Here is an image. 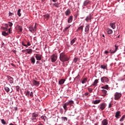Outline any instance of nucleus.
I'll return each instance as SVG.
<instances>
[{
    "mask_svg": "<svg viewBox=\"0 0 125 125\" xmlns=\"http://www.w3.org/2000/svg\"><path fill=\"white\" fill-rule=\"evenodd\" d=\"M95 125H98V124L96 123V124H95Z\"/></svg>",
    "mask_w": 125,
    "mask_h": 125,
    "instance_id": "774afa93",
    "label": "nucleus"
},
{
    "mask_svg": "<svg viewBox=\"0 0 125 125\" xmlns=\"http://www.w3.org/2000/svg\"><path fill=\"white\" fill-rule=\"evenodd\" d=\"M61 119L63 122H67L68 121V118L66 117H62Z\"/></svg>",
    "mask_w": 125,
    "mask_h": 125,
    "instance_id": "2f4dec72",
    "label": "nucleus"
},
{
    "mask_svg": "<svg viewBox=\"0 0 125 125\" xmlns=\"http://www.w3.org/2000/svg\"><path fill=\"white\" fill-rule=\"evenodd\" d=\"M33 83L34 85H35L36 86H39V85H40V83L36 80L33 81Z\"/></svg>",
    "mask_w": 125,
    "mask_h": 125,
    "instance_id": "2eb2a0df",
    "label": "nucleus"
},
{
    "mask_svg": "<svg viewBox=\"0 0 125 125\" xmlns=\"http://www.w3.org/2000/svg\"><path fill=\"white\" fill-rule=\"evenodd\" d=\"M69 104L67 103H65L63 105V108L64 109L65 112L66 111H68V108H69Z\"/></svg>",
    "mask_w": 125,
    "mask_h": 125,
    "instance_id": "6e6552de",
    "label": "nucleus"
},
{
    "mask_svg": "<svg viewBox=\"0 0 125 125\" xmlns=\"http://www.w3.org/2000/svg\"><path fill=\"white\" fill-rule=\"evenodd\" d=\"M43 17L45 19H46V20H48V19L49 18V17H50V16L49 15V14H47L46 15H44Z\"/></svg>",
    "mask_w": 125,
    "mask_h": 125,
    "instance_id": "a878e982",
    "label": "nucleus"
},
{
    "mask_svg": "<svg viewBox=\"0 0 125 125\" xmlns=\"http://www.w3.org/2000/svg\"><path fill=\"white\" fill-rule=\"evenodd\" d=\"M9 125H17L16 124H13L12 123H10Z\"/></svg>",
    "mask_w": 125,
    "mask_h": 125,
    "instance_id": "e2e57ef3",
    "label": "nucleus"
},
{
    "mask_svg": "<svg viewBox=\"0 0 125 125\" xmlns=\"http://www.w3.org/2000/svg\"><path fill=\"white\" fill-rule=\"evenodd\" d=\"M118 49H119V46H117V45H115V50H113V49H110V53L112 54H114V53H116V52L117 51V50H118Z\"/></svg>",
    "mask_w": 125,
    "mask_h": 125,
    "instance_id": "423d86ee",
    "label": "nucleus"
},
{
    "mask_svg": "<svg viewBox=\"0 0 125 125\" xmlns=\"http://www.w3.org/2000/svg\"><path fill=\"white\" fill-rule=\"evenodd\" d=\"M39 63H40V62H39V61H37V62H36V63H37V64H39Z\"/></svg>",
    "mask_w": 125,
    "mask_h": 125,
    "instance_id": "338daca9",
    "label": "nucleus"
},
{
    "mask_svg": "<svg viewBox=\"0 0 125 125\" xmlns=\"http://www.w3.org/2000/svg\"><path fill=\"white\" fill-rule=\"evenodd\" d=\"M86 82H87V78H83V80L82 82V83H86Z\"/></svg>",
    "mask_w": 125,
    "mask_h": 125,
    "instance_id": "f704fd0d",
    "label": "nucleus"
},
{
    "mask_svg": "<svg viewBox=\"0 0 125 125\" xmlns=\"http://www.w3.org/2000/svg\"><path fill=\"white\" fill-rule=\"evenodd\" d=\"M112 106H113V104L110 103V104H109V105H108V108H111V107H112Z\"/></svg>",
    "mask_w": 125,
    "mask_h": 125,
    "instance_id": "864d4df0",
    "label": "nucleus"
},
{
    "mask_svg": "<svg viewBox=\"0 0 125 125\" xmlns=\"http://www.w3.org/2000/svg\"><path fill=\"white\" fill-rule=\"evenodd\" d=\"M29 30L31 33H32V34H34L35 33V31H36L35 29H34V27L33 26H30L29 27Z\"/></svg>",
    "mask_w": 125,
    "mask_h": 125,
    "instance_id": "ddd939ff",
    "label": "nucleus"
},
{
    "mask_svg": "<svg viewBox=\"0 0 125 125\" xmlns=\"http://www.w3.org/2000/svg\"><path fill=\"white\" fill-rule=\"evenodd\" d=\"M2 36H4V37H6L8 36V33H6L5 31H3L2 32Z\"/></svg>",
    "mask_w": 125,
    "mask_h": 125,
    "instance_id": "72a5a7b5",
    "label": "nucleus"
},
{
    "mask_svg": "<svg viewBox=\"0 0 125 125\" xmlns=\"http://www.w3.org/2000/svg\"><path fill=\"white\" fill-rule=\"evenodd\" d=\"M110 26L112 28V29H116V23H110Z\"/></svg>",
    "mask_w": 125,
    "mask_h": 125,
    "instance_id": "412c9836",
    "label": "nucleus"
},
{
    "mask_svg": "<svg viewBox=\"0 0 125 125\" xmlns=\"http://www.w3.org/2000/svg\"><path fill=\"white\" fill-rule=\"evenodd\" d=\"M70 27H71V25H70V26H69L66 27V28H65V30L66 31H67V30H68V29H69V28H70Z\"/></svg>",
    "mask_w": 125,
    "mask_h": 125,
    "instance_id": "6e6d98bb",
    "label": "nucleus"
},
{
    "mask_svg": "<svg viewBox=\"0 0 125 125\" xmlns=\"http://www.w3.org/2000/svg\"><path fill=\"white\" fill-rule=\"evenodd\" d=\"M65 83V79H61L59 82V83L60 85L63 84Z\"/></svg>",
    "mask_w": 125,
    "mask_h": 125,
    "instance_id": "393cba45",
    "label": "nucleus"
},
{
    "mask_svg": "<svg viewBox=\"0 0 125 125\" xmlns=\"http://www.w3.org/2000/svg\"><path fill=\"white\" fill-rule=\"evenodd\" d=\"M72 21H73V16H70L68 19L67 22L72 23Z\"/></svg>",
    "mask_w": 125,
    "mask_h": 125,
    "instance_id": "dca6fc26",
    "label": "nucleus"
},
{
    "mask_svg": "<svg viewBox=\"0 0 125 125\" xmlns=\"http://www.w3.org/2000/svg\"><path fill=\"white\" fill-rule=\"evenodd\" d=\"M12 15H14V14L13 13H11V12H9V17L12 16Z\"/></svg>",
    "mask_w": 125,
    "mask_h": 125,
    "instance_id": "603ef678",
    "label": "nucleus"
},
{
    "mask_svg": "<svg viewBox=\"0 0 125 125\" xmlns=\"http://www.w3.org/2000/svg\"><path fill=\"white\" fill-rule=\"evenodd\" d=\"M88 3H89V1H84V3H83V5L84 6H86V5L87 4H88Z\"/></svg>",
    "mask_w": 125,
    "mask_h": 125,
    "instance_id": "4c0bfd02",
    "label": "nucleus"
},
{
    "mask_svg": "<svg viewBox=\"0 0 125 125\" xmlns=\"http://www.w3.org/2000/svg\"><path fill=\"white\" fill-rule=\"evenodd\" d=\"M4 30H5V31H7V28H6V27L5 28H4Z\"/></svg>",
    "mask_w": 125,
    "mask_h": 125,
    "instance_id": "69168bd1",
    "label": "nucleus"
},
{
    "mask_svg": "<svg viewBox=\"0 0 125 125\" xmlns=\"http://www.w3.org/2000/svg\"><path fill=\"white\" fill-rule=\"evenodd\" d=\"M50 58L51 62H54L57 60V55L54 54L51 56Z\"/></svg>",
    "mask_w": 125,
    "mask_h": 125,
    "instance_id": "20e7f679",
    "label": "nucleus"
},
{
    "mask_svg": "<svg viewBox=\"0 0 125 125\" xmlns=\"http://www.w3.org/2000/svg\"><path fill=\"white\" fill-rule=\"evenodd\" d=\"M30 97H34V93H33V92H31L30 94Z\"/></svg>",
    "mask_w": 125,
    "mask_h": 125,
    "instance_id": "8fccbe9b",
    "label": "nucleus"
},
{
    "mask_svg": "<svg viewBox=\"0 0 125 125\" xmlns=\"http://www.w3.org/2000/svg\"><path fill=\"white\" fill-rule=\"evenodd\" d=\"M88 90L90 93L92 92V90H93V89L91 88H88Z\"/></svg>",
    "mask_w": 125,
    "mask_h": 125,
    "instance_id": "49530a36",
    "label": "nucleus"
},
{
    "mask_svg": "<svg viewBox=\"0 0 125 125\" xmlns=\"http://www.w3.org/2000/svg\"><path fill=\"white\" fill-rule=\"evenodd\" d=\"M83 30V25H82L80 27H78L77 31L82 32Z\"/></svg>",
    "mask_w": 125,
    "mask_h": 125,
    "instance_id": "a211bd4d",
    "label": "nucleus"
},
{
    "mask_svg": "<svg viewBox=\"0 0 125 125\" xmlns=\"http://www.w3.org/2000/svg\"><path fill=\"white\" fill-rule=\"evenodd\" d=\"M101 81L103 83H108L110 80L109 78L106 77H103L101 78Z\"/></svg>",
    "mask_w": 125,
    "mask_h": 125,
    "instance_id": "f03ea898",
    "label": "nucleus"
},
{
    "mask_svg": "<svg viewBox=\"0 0 125 125\" xmlns=\"http://www.w3.org/2000/svg\"><path fill=\"white\" fill-rule=\"evenodd\" d=\"M26 96H29L30 95V91L27 90L25 92Z\"/></svg>",
    "mask_w": 125,
    "mask_h": 125,
    "instance_id": "58836bf2",
    "label": "nucleus"
},
{
    "mask_svg": "<svg viewBox=\"0 0 125 125\" xmlns=\"http://www.w3.org/2000/svg\"><path fill=\"white\" fill-rule=\"evenodd\" d=\"M17 15H18V16L19 17H20L21 15V9H18V12H17Z\"/></svg>",
    "mask_w": 125,
    "mask_h": 125,
    "instance_id": "c756f323",
    "label": "nucleus"
},
{
    "mask_svg": "<svg viewBox=\"0 0 125 125\" xmlns=\"http://www.w3.org/2000/svg\"><path fill=\"white\" fill-rule=\"evenodd\" d=\"M8 32L9 34H11V33H12V28H10L8 30Z\"/></svg>",
    "mask_w": 125,
    "mask_h": 125,
    "instance_id": "de8ad7c7",
    "label": "nucleus"
},
{
    "mask_svg": "<svg viewBox=\"0 0 125 125\" xmlns=\"http://www.w3.org/2000/svg\"><path fill=\"white\" fill-rule=\"evenodd\" d=\"M103 93H104V96H106V95H107V90H105V89H103L102 90Z\"/></svg>",
    "mask_w": 125,
    "mask_h": 125,
    "instance_id": "473e14b6",
    "label": "nucleus"
},
{
    "mask_svg": "<svg viewBox=\"0 0 125 125\" xmlns=\"http://www.w3.org/2000/svg\"><path fill=\"white\" fill-rule=\"evenodd\" d=\"M102 88H103L104 89H107V90H108V89H109V85H105L104 86H102Z\"/></svg>",
    "mask_w": 125,
    "mask_h": 125,
    "instance_id": "7c9ffc66",
    "label": "nucleus"
},
{
    "mask_svg": "<svg viewBox=\"0 0 125 125\" xmlns=\"http://www.w3.org/2000/svg\"><path fill=\"white\" fill-rule=\"evenodd\" d=\"M1 123L2 124V125H6V122H5V121H4V119H1Z\"/></svg>",
    "mask_w": 125,
    "mask_h": 125,
    "instance_id": "a19ab883",
    "label": "nucleus"
},
{
    "mask_svg": "<svg viewBox=\"0 0 125 125\" xmlns=\"http://www.w3.org/2000/svg\"><path fill=\"white\" fill-rule=\"evenodd\" d=\"M30 61H31L32 64H35V63H36V59L34 57H32L30 59Z\"/></svg>",
    "mask_w": 125,
    "mask_h": 125,
    "instance_id": "5701e85b",
    "label": "nucleus"
},
{
    "mask_svg": "<svg viewBox=\"0 0 125 125\" xmlns=\"http://www.w3.org/2000/svg\"><path fill=\"white\" fill-rule=\"evenodd\" d=\"M53 5L55 6V7H57V8L59 7V4H57L56 3H54Z\"/></svg>",
    "mask_w": 125,
    "mask_h": 125,
    "instance_id": "a18cd8bd",
    "label": "nucleus"
},
{
    "mask_svg": "<svg viewBox=\"0 0 125 125\" xmlns=\"http://www.w3.org/2000/svg\"><path fill=\"white\" fill-rule=\"evenodd\" d=\"M91 19V18H90V16H88L86 17V18L85 19V20L87 22H88V21H89V20H90Z\"/></svg>",
    "mask_w": 125,
    "mask_h": 125,
    "instance_id": "ea45409f",
    "label": "nucleus"
},
{
    "mask_svg": "<svg viewBox=\"0 0 125 125\" xmlns=\"http://www.w3.org/2000/svg\"><path fill=\"white\" fill-rule=\"evenodd\" d=\"M120 117H121V111H118L116 112L115 113V118H116V119H119Z\"/></svg>",
    "mask_w": 125,
    "mask_h": 125,
    "instance_id": "9b49d317",
    "label": "nucleus"
},
{
    "mask_svg": "<svg viewBox=\"0 0 125 125\" xmlns=\"http://www.w3.org/2000/svg\"><path fill=\"white\" fill-rule=\"evenodd\" d=\"M106 32L108 35H111L113 34V30L110 28H107L106 29Z\"/></svg>",
    "mask_w": 125,
    "mask_h": 125,
    "instance_id": "f3484780",
    "label": "nucleus"
},
{
    "mask_svg": "<svg viewBox=\"0 0 125 125\" xmlns=\"http://www.w3.org/2000/svg\"><path fill=\"white\" fill-rule=\"evenodd\" d=\"M22 44H23V45L24 46H26V47L28 46L27 45L24 44V43H22Z\"/></svg>",
    "mask_w": 125,
    "mask_h": 125,
    "instance_id": "680f3d73",
    "label": "nucleus"
},
{
    "mask_svg": "<svg viewBox=\"0 0 125 125\" xmlns=\"http://www.w3.org/2000/svg\"><path fill=\"white\" fill-rule=\"evenodd\" d=\"M66 103H68V105L71 106L72 104H74V102L71 100L66 102Z\"/></svg>",
    "mask_w": 125,
    "mask_h": 125,
    "instance_id": "cd10ccee",
    "label": "nucleus"
},
{
    "mask_svg": "<svg viewBox=\"0 0 125 125\" xmlns=\"http://www.w3.org/2000/svg\"><path fill=\"white\" fill-rule=\"evenodd\" d=\"M52 0V1H53L54 2H56V1H57V0Z\"/></svg>",
    "mask_w": 125,
    "mask_h": 125,
    "instance_id": "052dcab7",
    "label": "nucleus"
},
{
    "mask_svg": "<svg viewBox=\"0 0 125 125\" xmlns=\"http://www.w3.org/2000/svg\"><path fill=\"white\" fill-rule=\"evenodd\" d=\"M35 55H36L35 58L38 61L42 60V55L36 54Z\"/></svg>",
    "mask_w": 125,
    "mask_h": 125,
    "instance_id": "1a4fd4ad",
    "label": "nucleus"
},
{
    "mask_svg": "<svg viewBox=\"0 0 125 125\" xmlns=\"http://www.w3.org/2000/svg\"><path fill=\"white\" fill-rule=\"evenodd\" d=\"M79 58H75L73 60V62L74 63H77V62H78V60H79Z\"/></svg>",
    "mask_w": 125,
    "mask_h": 125,
    "instance_id": "e433bc0d",
    "label": "nucleus"
},
{
    "mask_svg": "<svg viewBox=\"0 0 125 125\" xmlns=\"http://www.w3.org/2000/svg\"><path fill=\"white\" fill-rule=\"evenodd\" d=\"M16 29L19 33H22V31H23V28H22V26L20 25H17Z\"/></svg>",
    "mask_w": 125,
    "mask_h": 125,
    "instance_id": "0eeeda50",
    "label": "nucleus"
},
{
    "mask_svg": "<svg viewBox=\"0 0 125 125\" xmlns=\"http://www.w3.org/2000/svg\"><path fill=\"white\" fill-rule=\"evenodd\" d=\"M84 94L86 96L88 95L89 94V93L88 92H86Z\"/></svg>",
    "mask_w": 125,
    "mask_h": 125,
    "instance_id": "bf43d9fd",
    "label": "nucleus"
},
{
    "mask_svg": "<svg viewBox=\"0 0 125 125\" xmlns=\"http://www.w3.org/2000/svg\"><path fill=\"white\" fill-rule=\"evenodd\" d=\"M16 89H17V91H19V90L20 89V87L19 86H17Z\"/></svg>",
    "mask_w": 125,
    "mask_h": 125,
    "instance_id": "3c124183",
    "label": "nucleus"
},
{
    "mask_svg": "<svg viewBox=\"0 0 125 125\" xmlns=\"http://www.w3.org/2000/svg\"><path fill=\"white\" fill-rule=\"evenodd\" d=\"M9 83H13V78L10 76L9 77Z\"/></svg>",
    "mask_w": 125,
    "mask_h": 125,
    "instance_id": "bb28decb",
    "label": "nucleus"
},
{
    "mask_svg": "<svg viewBox=\"0 0 125 125\" xmlns=\"http://www.w3.org/2000/svg\"><path fill=\"white\" fill-rule=\"evenodd\" d=\"M89 31V24H86V26L85 27V30L84 32L86 34H88V32Z\"/></svg>",
    "mask_w": 125,
    "mask_h": 125,
    "instance_id": "9d476101",
    "label": "nucleus"
},
{
    "mask_svg": "<svg viewBox=\"0 0 125 125\" xmlns=\"http://www.w3.org/2000/svg\"><path fill=\"white\" fill-rule=\"evenodd\" d=\"M33 29H35V31H37V26L36 25V24L34 26V27L33 28Z\"/></svg>",
    "mask_w": 125,
    "mask_h": 125,
    "instance_id": "13d9d810",
    "label": "nucleus"
},
{
    "mask_svg": "<svg viewBox=\"0 0 125 125\" xmlns=\"http://www.w3.org/2000/svg\"><path fill=\"white\" fill-rule=\"evenodd\" d=\"M39 116V114H37V113H33L32 114V120H36V118H37V117Z\"/></svg>",
    "mask_w": 125,
    "mask_h": 125,
    "instance_id": "aec40b11",
    "label": "nucleus"
},
{
    "mask_svg": "<svg viewBox=\"0 0 125 125\" xmlns=\"http://www.w3.org/2000/svg\"><path fill=\"white\" fill-rule=\"evenodd\" d=\"M8 25H9V27H12V26H13V23L10 21L8 22Z\"/></svg>",
    "mask_w": 125,
    "mask_h": 125,
    "instance_id": "37998d69",
    "label": "nucleus"
},
{
    "mask_svg": "<svg viewBox=\"0 0 125 125\" xmlns=\"http://www.w3.org/2000/svg\"><path fill=\"white\" fill-rule=\"evenodd\" d=\"M109 53V51H105L104 52V54H108Z\"/></svg>",
    "mask_w": 125,
    "mask_h": 125,
    "instance_id": "5fc2aeb1",
    "label": "nucleus"
},
{
    "mask_svg": "<svg viewBox=\"0 0 125 125\" xmlns=\"http://www.w3.org/2000/svg\"><path fill=\"white\" fill-rule=\"evenodd\" d=\"M101 69H103L104 70H105V69H107V65L105 64H103L101 65Z\"/></svg>",
    "mask_w": 125,
    "mask_h": 125,
    "instance_id": "c85d7f7f",
    "label": "nucleus"
},
{
    "mask_svg": "<svg viewBox=\"0 0 125 125\" xmlns=\"http://www.w3.org/2000/svg\"><path fill=\"white\" fill-rule=\"evenodd\" d=\"M60 60L61 62H67L70 60V58L65 53L62 52L60 54Z\"/></svg>",
    "mask_w": 125,
    "mask_h": 125,
    "instance_id": "f257e3e1",
    "label": "nucleus"
},
{
    "mask_svg": "<svg viewBox=\"0 0 125 125\" xmlns=\"http://www.w3.org/2000/svg\"><path fill=\"white\" fill-rule=\"evenodd\" d=\"M106 106H107L106 103H102L100 104L99 108L102 111H103L106 108Z\"/></svg>",
    "mask_w": 125,
    "mask_h": 125,
    "instance_id": "39448f33",
    "label": "nucleus"
},
{
    "mask_svg": "<svg viewBox=\"0 0 125 125\" xmlns=\"http://www.w3.org/2000/svg\"><path fill=\"white\" fill-rule=\"evenodd\" d=\"M122 97V93H119L118 92H116L114 94V99L115 100H119L120 98Z\"/></svg>",
    "mask_w": 125,
    "mask_h": 125,
    "instance_id": "7ed1b4c3",
    "label": "nucleus"
},
{
    "mask_svg": "<svg viewBox=\"0 0 125 125\" xmlns=\"http://www.w3.org/2000/svg\"><path fill=\"white\" fill-rule=\"evenodd\" d=\"M15 109L16 111H17V107H15Z\"/></svg>",
    "mask_w": 125,
    "mask_h": 125,
    "instance_id": "0e129e2a",
    "label": "nucleus"
},
{
    "mask_svg": "<svg viewBox=\"0 0 125 125\" xmlns=\"http://www.w3.org/2000/svg\"><path fill=\"white\" fill-rule=\"evenodd\" d=\"M77 41V38H74L70 42V44L71 45H73L74 43H75V42Z\"/></svg>",
    "mask_w": 125,
    "mask_h": 125,
    "instance_id": "b1692460",
    "label": "nucleus"
},
{
    "mask_svg": "<svg viewBox=\"0 0 125 125\" xmlns=\"http://www.w3.org/2000/svg\"><path fill=\"white\" fill-rule=\"evenodd\" d=\"M27 45L28 46H30V45H31V43H30V42H27Z\"/></svg>",
    "mask_w": 125,
    "mask_h": 125,
    "instance_id": "4d7b16f0",
    "label": "nucleus"
},
{
    "mask_svg": "<svg viewBox=\"0 0 125 125\" xmlns=\"http://www.w3.org/2000/svg\"><path fill=\"white\" fill-rule=\"evenodd\" d=\"M32 52H33V50H32V49H29L27 51V53H28V54H31V53H32Z\"/></svg>",
    "mask_w": 125,
    "mask_h": 125,
    "instance_id": "79ce46f5",
    "label": "nucleus"
},
{
    "mask_svg": "<svg viewBox=\"0 0 125 125\" xmlns=\"http://www.w3.org/2000/svg\"><path fill=\"white\" fill-rule=\"evenodd\" d=\"M64 13L66 16L70 15L71 14V10H70V9H68L65 12H64Z\"/></svg>",
    "mask_w": 125,
    "mask_h": 125,
    "instance_id": "4468645a",
    "label": "nucleus"
},
{
    "mask_svg": "<svg viewBox=\"0 0 125 125\" xmlns=\"http://www.w3.org/2000/svg\"><path fill=\"white\" fill-rule=\"evenodd\" d=\"M41 119H42V120H43V121H44V122H45V116H41Z\"/></svg>",
    "mask_w": 125,
    "mask_h": 125,
    "instance_id": "09e8293b",
    "label": "nucleus"
},
{
    "mask_svg": "<svg viewBox=\"0 0 125 125\" xmlns=\"http://www.w3.org/2000/svg\"><path fill=\"white\" fill-rule=\"evenodd\" d=\"M4 89H5V91H6V92H9V91L10 90L9 88L7 86H5Z\"/></svg>",
    "mask_w": 125,
    "mask_h": 125,
    "instance_id": "c9c22d12",
    "label": "nucleus"
},
{
    "mask_svg": "<svg viewBox=\"0 0 125 125\" xmlns=\"http://www.w3.org/2000/svg\"><path fill=\"white\" fill-rule=\"evenodd\" d=\"M102 124L103 125H108V121L107 120V119H104L102 121Z\"/></svg>",
    "mask_w": 125,
    "mask_h": 125,
    "instance_id": "6ab92c4d",
    "label": "nucleus"
},
{
    "mask_svg": "<svg viewBox=\"0 0 125 125\" xmlns=\"http://www.w3.org/2000/svg\"><path fill=\"white\" fill-rule=\"evenodd\" d=\"M101 102V100H97L93 102V104H99Z\"/></svg>",
    "mask_w": 125,
    "mask_h": 125,
    "instance_id": "4be33fe9",
    "label": "nucleus"
},
{
    "mask_svg": "<svg viewBox=\"0 0 125 125\" xmlns=\"http://www.w3.org/2000/svg\"><path fill=\"white\" fill-rule=\"evenodd\" d=\"M98 81H99V80H98V79L95 80L94 83L92 84L91 86H92V85L95 86H95H97V83H98Z\"/></svg>",
    "mask_w": 125,
    "mask_h": 125,
    "instance_id": "f8f14e48",
    "label": "nucleus"
},
{
    "mask_svg": "<svg viewBox=\"0 0 125 125\" xmlns=\"http://www.w3.org/2000/svg\"><path fill=\"white\" fill-rule=\"evenodd\" d=\"M125 115H123L121 118L120 119V122H124V120H125Z\"/></svg>",
    "mask_w": 125,
    "mask_h": 125,
    "instance_id": "c03bdc74",
    "label": "nucleus"
}]
</instances>
